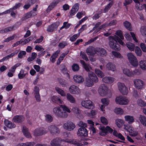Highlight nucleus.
Listing matches in <instances>:
<instances>
[{
  "mask_svg": "<svg viewBox=\"0 0 146 146\" xmlns=\"http://www.w3.org/2000/svg\"><path fill=\"white\" fill-rule=\"evenodd\" d=\"M63 141L73 144L76 146H83L82 142L79 140L74 139H62L60 138L57 137L52 140L50 143L51 146H60V143Z\"/></svg>",
  "mask_w": 146,
  "mask_h": 146,
  "instance_id": "obj_1",
  "label": "nucleus"
},
{
  "mask_svg": "<svg viewBox=\"0 0 146 146\" xmlns=\"http://www.w3.org/2000/svg\"><path fill=\"white\" fill-rule=\"evenodd\" d=\"M109 38L110 40L109 45L110 48L113 50L117 51L120 50V45L117 42L122 45L124 44V43L122 39L116 35L113 36H110L109 37Z\"/></svg>",
  "mask_w": 146,
  "mask_h": 146,
  "instance_id": "obj_2",
  "label": "nucleus"
},
{
  "mask_svg": "<svg viewBox=\"0 0 146 146\" xmlns=\"http://www.w3.org/2000/svg\"><path fill=\"white\" fill-rule=\"evenodd\" d=\"M60 106L62 108L63 111H65V112L62 111L60 108L58 107L54 108L53 109V112L57 117L64 118L66 117L68 114L66 111L70 113V110L65 105H61Z\"/></svg>",
  "mask_w": 146,
  "mask_h": 146,
  "instance_id": "obj_3",
  "label": "nucleus"
},
{
  "mask_svg": "<svg viewBox=\"0 0 146 146\" xmlns=\"http://www.w3.org/2000/svg\"><path fill=\"white\" fill-rule=\"evenodd\" d=\"M78 126L80 127L78 130L77 134L80 137H85L88 135V132L85 128L87 127L86 123H84L82 121H80L78 124Z\"/></svg>",
  "mask_w": 146,
  "mask_h": 146,
  "instance_id": "obj_4",
  "label": "nucleus"
},
{
  "mask_svg": "<svg viewBox=\"0 0 146 146\" xmlns=\"http://www.w3.org/2000/svg\"><path fill=\"white\" fill-rule=\"evenodd\" d=\"M89 79H87L86 81V85L88 86H92L94 82L96 83L98 81L97 76L93 72L89 74Z\"/></svg>",
  "mask_w": 146,
  "mask_h": 146,
  "instance_id": "obj_5",
  "label": "nucleus"
},
{
  "mask_svg": "<svg viewBox=\"0 0 146 146\" xmlns=\"http://www.w3.org/2000/svg\"><path fill=\"white\" fill-rule=\"evenodd\" d=\"M127 56L129 60L132 65L134 66H138V63L137 58L132 53H128Z\"/></svg>",
  "mask_w": 146,
  "mask_h": 146,
  "instance_id": "obj_6",
  "label": "nucleus"
},
{
  "mask_svg": "<svg viewBox=\"0 0 146 146\" xmlns=\"http://www.w3.org/2000/svg\"><path fill=\"white\" fill-rule=\"evenodd\" d=\"M115 102L117 104L122 105H125L128 103V100L125 97L118 96L115 98Z\"/></svg>",
  "mask_w": 146,
  "mask_h": 146,
  "instance_id": "obj_7",
  "label": "nucleus"
},
{
  "mask_svg": "<svg viewBox=\"0 0 146 146\" xmlns=\"http://www.w3.org/2000/svg\"><path fill=\"white\" fill-rule=\"evenodd\" d=\"M47 132L45 129L42 127L36 129L34 131V135L35 136H40L42 135Z\"/></svg>",
  "mask_w": 146,
  "mask_h": 146,
  "instance_id": "obj_8",
  "label": "nucleus"
},
{
  "mask_svg": "<svg viewBox=\"0 0 146 146\" xmlns=\"http://www.w3.org/2000/svg\"><path fill=\"white\" fill-rule=\"evenodd\" d=\"M118 89L120 92L124 95H127L128 93L127 89L124 84L121 82L118 84Z\"/></svg>",
  "mask_w": 146,
  "mask_h": 146,
  "instance_id": "obj_9",
  "label": "nucleus"
},
{
  "mask_svg": "<svg viewBox=\"0 0 146 146\" xmlns=\"http://www.w3.org/2000/svg\"><path fill=\"white\" fill-rule=\"evenodd\" d=\"M81 104L83 106L86 108L92 109L94 107L92 101L90 100L82 101Z\"/></svg>",
  "mask_w": 146,
  "mask_h": 146,
  "instance_id": "obj_10",
  "label": "nucleus"
},
{
  "mask_svg": "<svg viewBox=\"0 0 146 146\" xmlns=\"http://www.w3.org/2000/svg\"><path fill=\"white\" fill-rule=\"evenodd\" d=\"M64 128L68 131L73 130L75 127V125L72 122L68 121L63 125Z\"/></svg>",
  "mask_w": 146,
  "mask_h": 146,
  "instance_id": "obj_11",
  "label": "nucleus"
},
{
  "mask_svg": "<svg viewBox=\"0 0 146 146\" xmlns=\"http://www.w3.org/2000/svg\"><path fill=\"white\" fill-rule=\"evenodd\" d=\"M107 90V87L105 84H102L99 88L98 92L101 96H104L106 94Z\"/></svg>",
  "mask_w": 146,
  "mask_h": 146,
  "instance_id": "obj_12",
  "label": "nucleus"
},
{
  "mask_svg": "<svg viewBox=\"0 0 146 146\" xmlns=\"http://www.w3.org/2000/svg\"><path fill=\"white\" fill-rule=\"evenodd\" d=\"M59 25L58 22H55L48 26L46 29L47 31L51 32L56 29Z\"/></svg>",
  "mask_w": 146,
  "mask_h": 146,
  "instance_id": "obj_13",
  "label": "nucleus"
},
{
  "mask_svg": "<svg viewBox=\"0 0 146 146\" xmlns=\"http://www.w3.org/2000/svg\"><path fill=\"white\" fill-rule=\"evenodd\" d=\"M25 117L22 115H16L13 118V121L18 123H21L25 120Z\"/></svg>",
  "mask_w": 146,
  "mask_h": 146,
  "instance_id": "obj_14",
  "label": "nucleus"
},
{
  "mask_svg": "<svg viewBox=\"0 0 146 146\" xmlns=\"http://www.w3.org/2000/svg\"><path fill=\"white\" fill-rule=\"evenodd\" d=\"M137 71V70H135L132 71L128 69H124L123 70V73L127 76L130 77L133 76L134 75L136 74Z\"/></svg>",
  "mask_w": 146,
  "mask_h": 146,
  "instance_id": "obj_15",
  "label": "nucleus"
},
{
  "mask_svg": "<svg viewBox=\"0 0 146 146\" xmlns=\"http://www.w3.org/2000/svg\"><path fill=\"white\" fill-rule=\"evenodd\" d=\"M137 71V70H135L132 71L128 69H124L123 70V73L127 76L130 77L133 76L134 75L136 74Z\"/></svg>",
  "mask_w": 146,
  "mask_h": 146,
  "instance_id": "obj_16",
  "label": "nucleus"
},
{
  "mask_svg": "<svg viewBox=\"0 0 146 146\" xmlns=\"http://www.w3.org/2000/svg\"><path fill=\"white\" fill-rule=\"evenodd\" d=\"M102 131V132L100 133V134L101 135H104V134H102L103 133L106 134L108 132L111 133L113 131V129L109 126H106L105 128L104 127H102L100 129Z\"/></svg>",
  "mask_w": 146,
  "mask_h": 146,
  "instance_id": "obj_17",
  "label": "nucleus"
},
{
  "mask_svg": "<svg viewBox=\"0 0 146 146\" xmlns=\"http://www.w3.org/2000/svg\"><path fill=\"white\" fill-rule=\"evenodd\" d=\"M48 129L51 134L53 135L59 134L60 130L57 127L54 125H50L48 127Z\"/></svg>",
  "mask_w": 146,
  "mask_h": 146,
  "instance_id": "obj_18",
  "label": "nucleus"
},
{
  "mask_svg": "<svg viewBox=\"0 0 146 146\" xmlns=\"http://www.w3.org/2000/svg\"><path fill=\"white\" fill-rule=\"evenodd\" d=\"M79 9V5L78 3L74 4L72 7L69 12L70 15L71 16L74 15L78 11Z\"/></svg>",
  "mask_w": 146,
  "mask_h": 146,
  "instance_id": "obj_19",
  "label": "nucleus"
},
{
  "mask_svg": "<svg viewBox=\"0 0 146 146\" xmlns=\"http://www.w3.org/2000/svg\"><path fill=\"white\" fill-rule=\"evenodd\" d=\"M34 95L36 101L37 102H40L41 100L40 96L39 94V89L38 87L36 86L34 90Z\"/></svg>",
  "mask_w": 146,
  "mask_h": 146,
  "instance_id": "obj_20",
  "label": "nucleus"
},
{
  "mask_svg": "<svg viewBox=\"0 0 146 146\" xmlns=\"http://www.w3.org/2000/svg\"><path fill=\"white\" fill-rule=\"evenodd\" d=\"M36 15V13L32 11H31L24 15V17L22 18V20L27 19L33 16H35Z\"/></svg>",
  "mask_w": 146,
  "mask_h": 146,
  "instance_id": "obj_21",
  "label": "nucleus"
},
{
  "mask_svg": "<svg viewBox=\"0 0 146 146\" xmlns=\"http://www.w3.org/2000/svg\"><path fill=\"white\" fill-rule=\"evenodd\" d=\"M96 54L102 56H106L107 53L106 50L103 48L97 47L96 48Z\"/></svg>",
  "mask_w": 146,
  "mask_h": 146,
  "instance_id": "obj_22",
  "label": "nucleus"
},
{
  "mask_svg": "<svg viewBox=\"0 0 146 146\" xmlns=\"http://www.w3.org/2000/svg\"><path fill=\"white\" fill-rule=\"evenodd\" d=\"M86 52L89 55L93 56L96 54V48H94L92 46H90L86 50Z\"/></svg>",
  "mask_w": 146,
  "mask_h": 146,
  "instance_id": "obj_23",
  "label": "nucleus"
},
{
  "mask_svg": "<svg viewBox=\"0 0 146 146\" xmlns=\"http://www.w3.org/2000/svg\"><path fill=\"white\" fill-rule=\"evenodd\" d=\"M70 92L72 94H79L80 91L79 88L74 85H72L70 86L69 88Z\"/></svg>",
  "mask_w": 146,
  "mask_h": 146,
  "instance_id": "obj_24",
  "label": "nucleus"
},
{
  "mask_svg": "<svg viewBox=\"0 0 146 146\" xmlns=\"http://www.w3.org/2000/svg\"><path fill=\"white\" fill-rule=\"evenodd\" d=\"M134 83L136 88L138 89L142 88L143 84V82L139 79L135 80L134 81Z\"/></svg>",
  "mask_w": 146,
  "mask_h": 146,
  "instance_id": "obj_25",
  "label": "nucleus"
},
{
  "mask_svg": "<svg viewBox=\"0 0 146 146\" xmlns=\"http://www.w3.org/2000/svg\"><path fill=\"white\" fill-rule=\"evenodd\" d=\"M60 52V50H58L54 53L50 58V61L52 63H54L56 60V59Z\"/></svg>",
  "mask_w": 146,
  "mask_h": 146,
  "instance_id": "obj_26",
  "label": "nucleus"
},
{
  "mask_svg": "<svg viewBox=\"0 0 146 146\" xmlns=\"http://www.w3.org/2000/svg\"><path fill=\"white\" fill-rule=\"evenodd\" d=\"M4 123L5 125L10 129L14 128L16 126L14 123H12L11 121L7 120H5Z\"/></svg>",
  "mask_w": 146,
  "mask_h": 146,
  "instance_id": "obj_27",
  "label": "nucleus"
},
{
  "mask_svg": "<svg viewBox=\"0 0 146 146\" xmlns=\"http://www.w3.org/2000/svg\"><path fill=\"white\" fill-rule=\"evenodd\" d=\"M73 79L76 82L81 83L84 81V79L81 76L76 75L74 76Z\"/></svg>",
  "mask_w": 146,
  "mask_h": 146,
  "instance_id": "obj_28",
  "label": "nucleus"
},
{
  "mask_svg": "<svg viewBox=\"0 0 146 146\" xmlns=\"http://www.w3.org/2000/svg\"><path fill=\"white\" fill-rule=\"evenodd\" d=\"M22 131L24 135L26 137L29 138L31 137V135L29 131V129L26 126H23Z\"/></svg>",
  "mask_w": 146,
  "mask_h": 146,
  "instance_id": "obj_29",
  "label": "nucleus"
},
{
  "mask_svg": "<svg viewBox=\"0 0 146 146\" xmlns=\"http://www.w3.org/2000/svg\"><path fill=\"white\" fill-rule=\"evenodd\" d=\"M102 81L106 83L111 84L114 81V78L111 77H105L102 79Z\"/></svg>",
  "mask_w": 146,
  "mask_h": 146,
  "instance_id": "obj_30",
  "label": "nucleus"
},
{
  "mask_svg": "<svg viewBox=\"0 0 146 146\" xmlns=\"http://www.w3.org/2000/svg\"><path fill=\"white\" fill-rule=\"evenodd\" d=\"M14 27L15 26L13 25L12 26L6 28L4 29L0 30V34L6 33L9 32L11 31L14 30Z\"/></svg>",
  "mask_w": 146,
  "mask_h": 146,
  "instance_id": "obj_31",
  "label": "nucleus"
},
{
  "mask_svg": "<svg viewBox=\"0 0 146 146\" xmlns=\"http://www.w3.org/2000/svg\"><path fill=\"white\" fill-rule=\"evenodd\" d=\"M106 67L109 70L114 71L115 68V66L112 63L109 62L106 64Z\"/></svg>",
  "mask_w": 146,
  "mask_h": 146,
  "instance_id": "obj_32",
  "label": "nucleus"
},
{
  "mask_svg": "<svg viewBox=\"0 0 146 146\" xmlns=\"http://www.w3.org/2000/svg\"><path fill=\"white\" fill-rule=\"evenodd\" d=\"M52 100L53 102L57 104H62V102L58 97L54 96L52 98Z\"/></svg>",
  "mask_w": 146,
  "mask_h": 146,
  "instance_id": "obj_33",
  "label": "nucleus"
},
{
  "mask_svg": "<svg viewBox=\"0 0 146 146\" xmlns=\"http://www.w3.org/2000/svg\"><path fill=\"white\" fill-rule=\"evenodd\" d=\"M124 117L125 121H128L129 123H132L134 121V117L132 116L128 115H126Z\"/></svg>",
  "mask_w": 146,
  "mask_h": 146,
  "instance_id": "obj_34",
  "label": "nucleus"
},
{
  "mask_svg": "<svg viewBox=\"0 0 146 146\" xmlns=\"http://www.w3.org/2000/svg\"><path fill=\"white\" fill-rule=\"evenodd\" d=\"M35 143L33 142H27L25 143H20L17 145V146H34Z\"/></svg>",
  "mask_w": 146,
  "mask_h": 146,
  "instance_id": "obj_35",
  "label": "nucleus"
},
{
  "mask_svg": "<svg viewBox=\"0 0 146 146\" xmlns=\"http://www.w3.org/2000/svg\"><path fill=\"white\" fill-rule=\"evenodd\" d=\"M67 100L71 103H74L75 102V100L73 97L69 93L66 95Z\"/></svg>",
  "mask_w": 146,
  "mask_h": 146,
  "instance_id": "obj_36",
  "label": "nucleus"
},
{
  "mask_svg": "<svg viewBox=\"0 0 146 146\" xmlns=\"http://www.w3.org/2000/svg\"><path fill=\"white\" fill-rule=\"evenodd\" d=\"M126 46L129 50L131 51H133L134 50L135 45L134 43L128 42L126 43Z\"/></svg>",
  "mask_w": 146,
  "mask_h": 146,
  "instance_id": "obj_37",
  "label": "nucleus"
},
{
  "mask_svg": "<svg viewBox=\"0 0 146 146\" xmlns=\"http://www.w3.org/2000/svg\"><path fill=\"white\" fill-rule=\"evenodd\" d=\"M81 64L82 65L85 70L87 72L90 71L89 65L86 64L85 62L83 60H80Z\"/></svg>",
  "mask_w": 146,
  "mask_h": 146,
  "instance_id": "obj_38",
  "label": "nucleus"
},
{
  "mask_svg": "<svg viewBox=\"0 0 146 146\" xmlns=\"http://www.w3.org/2000/svg\"><path fill=\"white\" fill-rule=\"evenodd\" d=\"M123 25L124 26L127 30L129 31L132 30L131 24L127 21H125L123 23Z\"/></svg>",
  "mask_w": 146,
  "mask_h": 146,
  "instance_id": "obj_39",
  "label": "nucleus"
},
{
  "mask_svg": "<svg viewBox=\"0 0 146 146\" xmlns=\"http://www.w3.org/2000/svg\"><path fill=\"white\" fill-rule=\"evenodd\" d=\"M139 120L142 125L146 126V117H145L140 115L139 117Z\"/></svg>",
  "mask_w": 146,
  "mask_h": 146,
  "instance_id": "obj_40",
  "label": "nucleus"
},
{
  "mask_svg": "<svg viewBox=\"0 0 146 146\" xmlns=\"http://www.w3.org/2000/svg\"><path fill=\"white\" fill-rule=\"evenodd\" d=\"M139 65L142 69L146 70V60H141L139 62Z\"/></svg>",
  "mask_w": 146,
  "mask_h": 146,
  "instance_id": "obj_41",
  "label": "nucleus"
},
{
  "mask_svg": "<svg viewBox=\"0 0 146 146\" xmlns=\"http://www.w3.org/2000/svg\"><path fill=\"white\" fill-rule=\"evenodd\" d=\"M62 69H61V72L64 74H66L67 76L70 78V75L67 72V68L64 65H62Z\"/></svg>",
  "mask_w": 146,
  "mask_h": 146,
  "instance_id": "obj_42",
  "label": "nucleus"
},
{
  "mask_svg": "<svg viewBox=\"0 0 146 146\" xmlns=\"http://www.w3.org/2000/svg\"><path fill=\"white\" fill-rule=\"evenodd\" d=\"M55 90L57 92L62 96H66V94L64 91L60 88L58 87H56Z\"/></svg>",
  "mask_w": 146,
  "mask_h": 146,
  "instance_id": "obj_43",
  "label": "nucleus"
},
{
  "mask_svg": "<svg viewBox=\"0 0 146 146\" xmlns=\"http://www.w3.org/2000/svg\"><path fill=\"white\" fill-rule=\"evenodd\" d=\"M115 124L117 127L119 128L121 127L123 123V121L121 119H117L115 120Z\"/></svg>",
  "mask_w": 146,
  "mask_h": 146,
  "instance_id": "obj_44",
  "label": "nucleus"
},
{
  "mask_svg": "<svg viewBox=\"0 0 146 146\" xmlns=\"http://www.w3.org/2000/svg\"><path fill=\"white\" fill-rule=\"evenodd\" d=\"M113 1H111L109 3H108L105 7L104 9V12L106 13L107 12L109 9L111 8V6L113 5Z\"/></svg>",
  "mask_w": 146,
  "mask_h": 146,
  "instance_id": "obj_45",
  "label": "nucleus"
},
{
  "mask_svg": "<svg viewBox=\"0 0 146 146\" xmlns=\"http://www.w3.org/2000/svg\"><path fill=\"white\" fill-rule=\"evenodd\" d=\"M95 72L99 77L102 78L104 76V74L103 72L99 70L96 69Z\"/></svg>",
  "mask_w": 146,
  "mask_h": 146,
  "instance_id": "obj_46",
  "label": "nucleus"
},
{
  "mask_svg": "<svg viewBox=\"0 0 146 146\" xmlns=\"http://www.w3.org/2000/svg\"><path fill=\"white\" fill-rule=\"evenodd\" d=\"M115 34L119 37V38L121 39H124V36L123 35L122 32L120 30H119L116 31Z\"/></svg>",
  "mask_w": 146,
  "mask_h": 146,
  "instance_id": "obj_47",
  "label": "nucleus"
},
{
  "mask_svg": "<svg viewBox=\"0 0 146 146\" xmlns=\"http://www.w3.org/2000/svg\"><path fill=\"white\" fill-rule=\"evenodd\" d=\"M115 112L117 114H122L123 113V111L121 108H116L114 110Z\"/></svg>",
  "mask_w": 146,
  "mask_h": 146,
  "instance_id": "obj_48",
  "label": "nucleus"
},
{
  "mask_svg": "<svg viewBox=\"0 0 146 146\" xmlns=\"http://www.w3.org/2000/svg\"><path fill=\"white\" fill-rule=\"evenodd\" d=\"M96 113L95 110H92L90 113L88 112L86 113V114L88 116L93 118L96 115Z\"/></svg>",
  "mask_w": 146,
  "mask_h": 146,
  "instance_id": "obj_49",
  "label": "nucleus"
},
{
  "mask_svg": "<svg viewBox=\"0 0 146 146\" xmlns=\"http://www.w3.org/2000/svg\"><path fill=\"white\" fill-rule=\"evenodd\" d=\"M79 36V34H74L70 38V40L72 42H74L75 41Z\"/></svg>",
  "mask_w": 146,
  "mask_h": 146,
  "instance_id": "obj_50",
  "label": "nucleus"
},
{
  "mask_svg": "<svg viewBox=\"0 0 146 146\" xmlns=\"http://www.w3.org/2000/svg\"><path fill=\"white\" fill-rule=\"evenodd\" d=\"M33 39V38L32 37L30 36L29 37L25 39L24 40L22 39V43L23 44H25L28 43L31 41Z\"/></svg>",
  "mask_w": 146,
  "mask_h": 146,
  "instance_id": "obj_51",
  "label": "nucleus"
},
{
  "mask_svg": "<svg viewBox=\"0 0 146 146\" xmlns=\"http://www.w3.org/2000/svg\"><path fill=\"white\" fill-rule=\"evenodd\" d=\"M21 65V64L20 63H17L14 66H13L11 67V69L9 70L10 72H13V73H14L15 69L16 68L19 66L20 65Z\"/></svg>",
  "mask_w": 146,
  "mask_h": 146,
  "instance_id": "obj_52",
  "label": "nucleus"
},
{
  "mask_svg": "<svg viewBox=\"0 0 146 146\" xmlns=\"http://www.w3.org/2000/svg\"><path fill=\"white\" fill-rule=\"evenodd\" d=\"M15 34L13 35L12 36H10L8 37L7 38L5 39L4 40V42H8L11 40H13L15 36Z\"/></svg>",
  "mask_w": 146,
  "mask_h": 146,
  "instance_id": "obj_53",
  "label": "nucleus"
},
{
  "mask_svg": "<svg viewBox=\"0 0 146 146\" xmlns=\"http://www.w3.org/2000/svg\"><path fill=\"white\" fill-rule=\"evenodd\" d=\"M100 120L101 122L104 125H107L108 122L107 119L104 117L102 116L101 117Z\"/></svg>",
  "mask_w": 146,
  "mask_h": 146,
  "instance_id": "obj_54",
  "label": "nucleus"
},
{
  "mask_svg": "<svg viewBox=\"0 0 146 146\" xmlns=\"http://www.w3.org/2000/svg\"><path fill=\"white\" fill-rule=\"evenodd\" d=\"M135 52L137 56H140L141 55L142 51L139 47H136Z\"/></svg>",
  "mask_w": 146,
  "mask_h": 146,
  "instance_id": "obj_55",
  "label": "nucleus"
},
{
  "mask_svg": "<svg viewBox=\"0 0 146 146\" xmlns=\"http://www.w3.org/2000/svg\"><path fill=\"white\" fill-rule=\"evenodd\" d=\"M72 68L74 71H78L79 69V66L77 64H74L72 66Z\"/></svg>",
  "mask_w": 146,
  "mask_h": 146,
  "instance_id": "obj_56",
  "label": "nucleus"
},
{
  "mask_svg": "<svg viewBox=\"0 0 146 146\" xmlns=\"http://www.w3.org/2000/svg\"><path fill=\"white\" fill-rule=\"evenodd\" d=\"M101 101L102 104L105 106H107L109 104V101L107 98L102 99Z\"/></svg>",
  "mask_w": 146,
  "mask_h": 146,
  "instance_id": "obj_57",
  "label": "nucleus"
},
{
  "mask_svg": "<svg viewBox=\"0 0 146 146\" xmlns=\"http://www.w3.org/2000/svg\"><path fill=\"white\" fill-rule=\"evenodd\" d=\"M67 45V43L66 41H63L61 42H60L58 46L61 48H63Z\"/></svg>",
  "mask_w": 146,
  "mask_h": 146,
  "instance_id": "obj_58",
  "label": "nucleus"
},
{
  "mask_svg": "<svg viewBox=\"0 0 146 146\" xmlns=\"http://www.w3.org/2000/svg\"><path fill=\"white\" fill-rule=\"evenodd\" d=\"M26 53L25 51H20L18 54V56L19 58L21 59L23 57V56L25 55Z\"/></svg>",
  "mask_w": 146,
  "mask_h": 146,
  "instance_id": "obj_59",
  "label": "nucleus"
},
{
  "mask_svg": "<svg viewBox=\"0 0 146 146\" xmlns=\"http://www.w3.org/2000/svg\"><path fill=\"white\" fill-rule=\"evenodd\" d=\"M137 104L139 106L141 107H144L146 105V103L141 100H140L137 101Z\"/></svg>",
  "mask_w": 146,
  "mask_h": 146,
  "instance_id": "obj_60",
  "label": "nucleus"
},
{
  "mask_svg": "<svg viewBox=\"0 0 146 146\" xmlns=\"http://www.w3.org/2000/svg\"><path fill=\"white\" fill-rule=\"evenodd\" d=\"M45 119L46 121L48 122H52L53 120L52 116L49 114H47L45 115Z\"/></svg>",
  "mask_w": 146,
  "mask_h": 146,
  "instance_id": "obj_61",
  "label": "nucleus"
},
{
  "mask_svg": "<svg viewBox=\"0 0 146 146\" xmlns=\"http://www.w3.org/2000/svg\"><path fill=\"white\" fill-rule=\"evenodd\" d=\"M140 31L143 35L146 36V27H142L140 29Z\"/></svg>",
  "mask_w": 146,
  "mask_h": 146,
  "instance_id": "obj_62",
  "label": "nucleus"
},
{
  "mask_svg": "<svg viewBox=\"0 0 146 146\" xmlns=\"http://www.w3.org/2000/svg\"><path fill=\"white\" fill-rule=\"evenodd\" d=\"M112 54L116 57L118 58H120L121 57V55L119 52H117L116 51H112Z\"/></svg>",
  "mask_w": 146,
  "mask_h": 146,
  "instance_id": "obj_63",
  "label": "nucleus"
},
{
  "mask_svg": "<svg viewBox=\"0 0 146 146\" xmlns=\"http://www.w3.org/2000/svg\"><path fill=\"white\" fill-rule=\"evenodd\" d=\"M140 47L142 50L144 52H146V46L145 44L141 43L140 45Z\"/></svg>",
  "mask_w": 146,
  "mask_h": 146,
  "instance_id": "obj_64",
  "label": "nucleus"
}]
</instances>
